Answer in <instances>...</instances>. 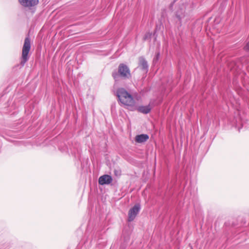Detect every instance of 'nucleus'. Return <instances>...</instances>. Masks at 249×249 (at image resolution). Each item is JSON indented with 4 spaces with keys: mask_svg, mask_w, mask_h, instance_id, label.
<instances>
[{
    "mask_svg": "<svg viewBox=\"0 0 249 249\" xmlns=\"http://www.w3.org/2000/svg\"><path fill=\"white\" fill-rule=\"evenodd\" d=\"M245 51L249 52V41L247 43L246 45L244 47Z\"/></svg>",
    "mask_w": 249,
    "mask_h": 249,
    "instance_id": "14",
    "label": "nucleus"
},
{
    "mask_svg": "<svg viewBox=\"0 0 249 249\" xmlns=\"http://www.w3.org/2000/svg\"><path fill=\"white\" fill-rule=\"evenodd\" d=\"M141 210V205L140 203L136 204L128 211V221L131 222L134 220L137 215L139 213Z\"/></svg>",
    "mask_w": 249,
    "mask_h": 249,
    "instance_id": "5",
    "label": "nucleus"
},
{
    "mask_svg": "<svg viewBox=\"0 0 249 249\" xmlns=\"http://www.w3.org/2000/svg\"><path fill=\"white\" fill-rule=\"evenodd\" d=\"M155 101L154 100H151L148 105L145 106H140L137 108V110L143 114H148L150 112L152 107L158 105V104L155 103Z\"/></svg>",
    "mask_w": 249,
    "mask_h": 249,
    "instance_id": "6",
    "label": "nucleus"
},
{
    "mask_svg": "<svg viewBox=\"0 0 249 249\" xmlns=\"http://www.w3.org/2000/svg\"><path fill=\"white\" fill-rule=\"evenodd\" d=\"M116 95L118 98V101L124 106L130 107L135 106L136 102L134 97L124 88L118 89Z\"/></svg>",
    "mask_w": 249,
    "mask_h": 249,
    "instance_id": "1",
    "label": "nucleus"
},
{
    "mask_svg": "<svg viewBox=\"0 0 249 249\" xmlns=\"http://www.w3.org/2000/svg\"><path fill=\"white\" fill-rule=\"evenodd\" d=\"M31 49L30 39L29 37H26L22 50V55L20 65L23 67L29 59L28 53Z\"/></svg>",
    "mask_w": 249,
    "mask_h": 249,
    "instance_id": "3",
    "label": "nucleus"
},
{
    "mask_svg": "<svg viewBox=\"0 0 249 249\" xmlns=\"http://www.w3.org/2000/svg\"><path fill=\"white\" fill-rule=\"evenodd\" d=\"M114 174L115 175V176H119L121 175V172L120 170H114Z\"/></svg>",
    "mask_w": 249,
    "mask_h": 249,
    "instance_id": "13",
    "label": "nucleus"
},
{
    "mask_svg": "<svg viewBox=\"0 0 249 249\" xmlns=\"http://www.w3.org/2000/svg\"><path fill=\"white\" fill-rule=\"evenodd\" d=\"M160 57V52H156L155 56L154 57L153 60V63L154 64H156V63H157L158 62V61L159 60Z\"/></svg>",
    "mask_w": 249,
    "mask_h": 249,
    "instance_id": "11",
    "label": "nucleus"
},
{
    "mask_svg": "<svg viewBox=\"0 0 249 249\" xmlns=\"http://www.w3.org/2000/svg\"><path fill=\"white\" fill-rule=\"evenodd\" d=\"M175 18L177 23L181 27L183 23L187 22L189 20V17L185 12V7L182 6L176 12Z\"/></svg>",
    "mask_w": 249,
    "mask_h": 249,
    "instance_id": "4",
    "label": "nucleus"
},
{
    "mask_svg": "<svg viewBox=\"0 0 249 249\" xmlns=\"http://www.w3.org/2000/svg\"><path fill=\"white\" fill-rule=\"evenodd\" d=\"M150 36V35H149L148 34H145L143 38V40H146L148 38V37Z\"/></svg>",
    "mask_w": 249,
    "mask_h": 249,
    "instance_id": "15",
    "label": "nucleus"
},
{
    "mask_svg": "<svg viewBox=\"0 0 249 249\" xmlns=\"http://www.w3.org/2000/svg\"><path fill=\"white\" fill-rule=\"evenodd\" d=\"M177 0H174L171 3L169 7L170 10H173L174 4L177 1Z\"/></svg>",
    "mask_w": 249,
    "mask_h": 249,
    "instance_id": "12",
    "label": "nucleus"
},
{
    "mask_svg": "<svg viewBox=\"0 0 249 249\" xmlns=\"http://www.w3.org/2000/svg\"><path fill=\"white\" fill-rule=\"evenodd\" d=\"M148 68L147 61L143 57H140L138 68L141 70L144 73H146L148 71Z\"/></svg>",
    "mask_w": 249,
    "mask_h": 249,
    "instance_id": "8",
    "label": "nucleus"
},
{
    "mask_svg": "<svg viewBox=\"0 0 249 249\" xmlns=\"http://www.w3.org/2000/svg\"><path fill=\"white\" fill-rule=\"evenodd\" d=\"M240 129H241V127H238V130L239 132L240 131Z\"/></svg>",
    "mask_w": 249,
    "mask_h": 249,
    "instance_id": "16",
    "label": "nucleus"
},
{
    "mask_svg": "<svg viewBox=\"0 0 249 249\" xmlns=\"http://www.w3.org/2000/svg\"><path fill=\"white\" fill-rule=\"evenodd\" d=\"M112 181V177L108 175H104L99 178V183L101 185L109 184Z\"/></svg>",
    "mask_w": 249,
    "mask_h": 249,
    "instance_id": "9",
    "label": "nucleus"
},
{
    "mask_svg": "<svg viewBox=\"0 0 249 249\" xmlns=\"http://www.w3.org/2000/svg\"><path fill=\"white\" fill-rule=\"evenodd\" d=\"M112 76L116 82L119 81L121 79H129L131 77L130 71L126 65L121 63L118 66V70L113 71Z\"/></svg>",
    "mask_w": 249,
    "mask_h": 249,
    "instance_id": "2",
    "label": "nucleus"
},
{
    "mask_svg": "<svg viewBox=\"0 0 249 249\" xmlns=\"http://www.w3.org/2000/svg\"><path fill=\"white\" fill-rule=\"evenodd\" d=\"M149 139V136L146 134L138 135L135 137V141L138 143H143Z\"/></svg>",
    "mask_w": 249,
    "mask_h": 249,
    "instance_id": "10",
    "label": "nucleus"
},
{
    "mask_svg": "<svg viewBox=\"0 0 249 249\" xmlns=\"http://www.w3.org/2000/svg\"><path fill=\"white\" fill-rule=\"evenodd\" d=\"M18 1L23 7L31 10L39 3V0H18Z\"/></svg>",
    "mask_w": 249,
    "mask_h": 249,
    "instance_id": "7",
    "label": "nucleus"
}]
</instances>
